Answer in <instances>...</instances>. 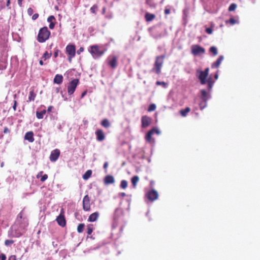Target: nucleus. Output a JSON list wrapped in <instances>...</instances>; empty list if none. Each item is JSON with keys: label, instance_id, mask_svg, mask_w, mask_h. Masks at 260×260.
I'll list each match as a JSON object with an SVG mask.
<instances>
[{"label": "nucleus", "instance_id": "1", "mask_svg": "<svg viewBox=\"0 0 260 260\" xmlns=\"http://www.w3.org/2000/svg\"><path fill=\"white\" fill-rule=\"evenodd\" d=\"M209 69L206 68L204 71H198L200 74L199 75V79L200 80L202 84H208V89L210 91L213 85L214 82L212 81V78L209 77L207 80V78L209 74Z\"/></svg>", "mask_w": 260, "mask_h": 260}, {"label": "nucleus", "instance_id": "2", "mask_svg": "<svg viewBox=\"0 0 260 260\" xmlns=\"http://www.w3.org/2000/svg\"><path fill=\"white\" fill-rule=\"evenodd\" d=\"M88 51L94 58H99L103 55L106 50L98 45L90 46L88 48Z\"/></svg>", "mask_w": 260, "mask_h": 260}, {"label": "nucleus", "instance_id": "3", "mask_svg": "<svg viewBox=\"0 0 260 260\" xmlns=\"http://www.w3.org/2000/svg\"><path fill=\"white\" fill-rule=\"evenodd\" d=\"M50 35V32L47 27H44L39 30L38 36V41L40 43H43L47 40Z\"/></svg>", "mask_w": 260, "mask_h": 260}, {"label": "nucleus", "instance_id": "4", "mask_svg": "<svg viewBox=\"0 0 260 260\" xmlns=\"http://www.w3.org/2000/svg\"><path fill=\"white\" fill-rule=\"evenodd\" d=\"M199 98L202 100V102L199 104L200 107L202 110L206 107L207 101L209 98V95L205 89H202L201 90Z\"/></svg>", "mask_w": 260, "mask_h": 260}, {"label": "nucleus", "instance_id": "5", "mask_svg": "<svg viewBox=\"0 0 260 260\" xmlns=\"http://www.w3.org/2000/svg\"><path fill=\"white\" fill-rule=\"evenodd\" d=\"M79 80L75 79L72 80L68 84V92L69 95H72L74 92L77 85L78 84Z\"/></svg>", "mask_w": 260, "mask_h": 260}, {"label": "nucleus", "instance_id": "6", "mask_svg": "<svg viewBox=\"0 0 260 260\" xmlns=\"http://www.w3.org/2000/svg\"><path fill=\"white\" fill-rule=\"evenodd\" d=\"M163 63V57H157L156 58L155 66L153 70L155 72L159 74L160 73L161 68L162 67Z\"/></svg>", "mask_w": 260, "mask_h": 260}, {"label": "nucleus", "instance_id": "7", "mask_svg": "<svg viewBox=\"0 0 260 260\" xmlns=\"http://www.w3.org/2000/svg\"><path fill=\"white\" fill-rule=\"evenodd\" d=\"M146 196L149 200L153 201L158 198V194L156 190H152L147 193Z\"/></svg>", "mask_w": 260, "mask_h": 260}, {"label": "nucleus", "instance_id": "8", "mask_svg": "<svg viewBox=\"0 0 260 260\" xmlns=\"http://www.w3.org/2000/svg\"><path fill=\"white\" fill-rule=\"evenodd\" d=\"M83 207L85 211H89L90 208V198L86 195L83 200Z\"/></svg>", "mask_w": 260, "mask_h": 260}, {"label": "nucleus", "instance_id": "9", "mask_svg": "<svg viewBox=\"0 0 260 260\" xmlns=\"http://www.w3.org/2000/svg\"><path fill=\"white\" fill-rule=\"evenodd\" d=\"M66 52L69 56L74 57L75 55L76 48L73 45H68L66 47Z\"/></svg>", "mask_w": 260, "mask_h": 260}, {"label": "nucleus", "instance_id": "10", "mask_svg": "<svg viewBox=\"0 0 260 260\" xmlns=\"http://www.w3.org/2000/svg\"><path fill=\"white\" fill-rule=\"evenodd\" d=\"M142 126L143 127H146L150 125L152 119L147 116H144L142 117Z\"/></svg>", "mask_w": 260, "mask_h": 260}, {"label": "nucleus", "instance_id": "11", "mask_svg": "<svg viewBox=\"0 0 260 260\" xmlns=\"http://www.w3.org/2000/svg\"><path fill=\"white\" fill-rule=\"evenodd\" d=\"M60 155V151L57 149H54L51 151V154L50 155V160L51 161H55L59 157Z\"/></svg>", "mask_w": 260, "mask_h": 260}, {"label": "nucleus", "instance_id": "12", "mask_svg": "<svg viewBox=\"0 0 260 260\" xmlns=\"http://www.w3.org/2000/svg\"><path fill=\"white\" fill-rule=\"evenodd\" d=\"M108 63L112 68H115L117 64V58L115 56H110L108 58Z\"/></svg>", "mask_w": 260, "mask_h": 260}, {"label": "nucleus", "instance_id": "13", "mask_svg": "<svg viewBox=\"0 0 260 260\" xmlns=\"http://www.w3.org/2000/svg\"><path fill=\"white\" fill-rule=\"evenodd\" d=\"M24 139L29 142H33L34 141V133L32 132H27L24 136Z\"/></svg>", "mask_w": 260, "mask_h": 260}, {"label": "nucleus", "instance_id": "14", "mask_svg": "<svg viewBox=\"0 0 260 260\" xmlns=\"http://www.w3.org/2000/svg\"><path fill=\"white\" fill-rule=\"evenodd\" d=\"M97 137V140L99 141H102L105 139V135L101 129H99L95 132Z\"/></svg>", "mask_w": 260, "mask_h": 260}, {"label": "nucleus", "instance_id": "15", "mask_svg": "<svg viewBox=\"0 0 260 260\" xmlns=\"http://www.w3.org/2000/svg\"><path fill=\"white\" fill-rule=\"evenodd\" d=\"M115 180L112 176H107L104 179V183L105 184H112L114 182Z\"/></svg>", "mask_w": 260, "mask_h": 260}, {"label": "nucleus", "instance_id": "16", "mask_svg": "<svg viewBox=\"0 0 260 260\" xmlns=\"http://www.w3.org/2000/svg\"><path fill=\"white\" fill-rule=\"evenodd\" d=\"M223 56H219V57L216 60V61H215L212 64V68H218L219 67V66H220L221 61L223 60Z\"/></svg>", "mask_w": 260, "mask_h": 260}, {"label": "nucleus", "instance_id": "17", "mask_svg": "<svg viewBox=\"0 0 260 260\" xmlns=\"http://www.w3.org/2000/svg\"><path fill=\"white\" fill-rule=\"evenodd\" d=\"M99 216V213L98 212H94L91 214L88 218V221L90 222H93L97 220Z\"/></svg>", "mask_w": 260, "mask_h": 260}, {"label": "nucleus", "instance_id": "18", "mask_svg": "<svg viewBox=\"0 0 260 260\" xmlns=\"http://www.w3.org/2000/svg\"><path fill=\"white\" fill-rule=\"evenodd\" d=\"M153 135L152 131H149L146 136V140L150 143H154V140L152 138V135Z\"/></svg>", "mask_w": 260, "mask_h": 260}, {"label": "nucleus", "instance_id": "19", "mask_svg": "<svg viewBox=\"0 0 260 260\" xmlns=\"http://www.w3.org/2000/svg\"><path fill=\"white\" fill-rule=\"evenodd\" d=\"M63 77L61 75L57 74L54 79V82L57 84H60L62 83Z\"/></svg>", "mask_w": 260, "mask_h": 260}, {"label": "nucleus", "instance_id": "20", "mask_svg": "<svg viewBox=\"0 0 260 260\" xmlns=\"http://www.w3.org/2000/svg\"><path fill=\"white\" fill-rule=\"evenodd\" d=\"M56 220L58 224L60 225V226H64L66 225V221L63 216H62L61 215L59 216L57 218Z\"/></svg>", "mask_w": 260, "mask_h": 260}, {"label": "nucleus", "instance_id": "21", "mask_svg": "<svg viewBox=\"0 0 260 260\" xmlns=\"http://www.w3.org/2000/svg\"><path fill=\"white\" fill-rule=\"evenodd\" d=\"M54 19H55V18L53 16H50L47 19L48 22L50 23L49 28L50 29H53L55 25H54V23H53V20Z\"/></svg>", "mask_w": 260, "mask_h": 260}, {"label": "nucleus", "instance_id": "22", "mask_svg": "<svg viewBox=\"0 0 260 260\" xmlns=\"http://www.w3.org/2000/svg\"><path fill=\"white\" fill-rule=\"evenodd\" d=\"M46 111L43 110L40 112H37L36 115L38 119H42L44 117V115L46 114Z\"/></svg>", "mask_w": 260, "mask_h": 260}, {"label": "nucleus", "instance_id": "23", "mask_svg": "<svg viewBox=\"0 0 260 260\" xmlns=\"http://www.w3.org/2000/svg\"><path fill=\"white\" fill-rule=\"evenodd\" d=\"M139 180V178L138 176H135L133 177H132L131 181L134 187H136V186H137V183L138 182Z\"/></svg>", "mask_w": 260, "mask_h": 260}, {"label": "nucleus", "instance_id": "24", "mask_svg": "<svg viewBox=\"0 0 260 260\" xmlns=\"http://www.w3.org/2000/svg\"><path fill=\"white\" fill-rule=\"evenodd\" d=\"M205 53V49L203 47L196 45V54H203Z\"/></svg>", "mask_w": 260, "mask_h": 260}, {"label": "nucleus", "instance_id": "25", "mask_svg": "<svg viewBox=\"0 0 260 260\" xmlns=\"http://www.w3.org/2000/svg\"><path fill=\"white\" fill-rule=\"evenodd\" d=\"M92 174V171L90 170H87L83 175V178L84 180H87L89 178Z\"/></svg>", "mask_w": 260, "mask_h": 260}, {"label": "nucleus", "instance_id": "26", "mask_svg": "<svg viewBox=\"0 0 260 260\" xmlns=\"http://www.w3.org/2000/svg\"><path fill=\"white\" fill-rule=\"evenodd\" d=\"M155 18V15L152 14L146 13L145 15V18L147 21H152Z\"/></svg>", "mask_w": 260, "mask_h": 260}, {"label": "nucleus", "instance_id": "27", "mask_svg": "<svg viewBox=\"0 0 260 260\" xmlns=\"http://www.w3.org/2000/svg\"><path fill=\"white\" fill-rule=\"evenodd\" d=\"M190 111V108L188 107L186 108L185 109H183L180 110V113L181 115L185 117L186 116L187 114Z\"/></svg>", "mask_w": 260, "mask_h": 260}, {"label": "nucleus", "instance_id": "28", "mask_svg": "<svg viewBox=\"0 0 260 260\" xmlns=\"http://www.w3.org/2000/svg\"><path fill=\"white\" fill-rule=\"evenodd\" d=\"M210 52L214 56L217 55L218 54L217 48L215 46H212L210 47Z\"/></svg>", "mask_w": 260, "mask_h": 260}, {"label": "nucleus", "instance_id": "29", "mask_svg": "<svg viewBox=\"0 0 260 260\" xmlns=\"http://www.w3.org/2000/svg\"><path fill=\"white\" fill-rule=\"evenodd\" d=\"M36 94L34 92V91H31L29 92V95L28 97L29 101H34L35 99Z\"/></svg>", "mask_w": 260, "mask_h": 260}, {"label": "nucleus", "instance_id": "30", "mask_svg": "<svg viewBox=\"0 0 260 260\" xmlns=\"http://www.w3.org/2000/svg\"><path fill=\"white\" fill-rule=\"evenodd\" d=\"M127 182L125 180H122L120 183V187L123 189H125L127 187Z\"/></svg>", "mask_w": 260, "mask_h": 260}, {"label": "nucleus", "instance_id": "31", "mask_svg": "<svg viewBox=\"0 0 260 260\" xmlns=\"http://www.w3.org/2000/svg\"><path fill=\"white\" fill-rule=\"evenodd\" d=\"M102 125L105 127H108L110 126V123L107 119H104L102 122Z\"/></svg>", "mask_w": 260, "mask_h": 260}, {"label": "nucleus", "instance_id": "32", "mask_svg": "<svg viewBox=\"0 0 260 260\" xmlns=\"http://www.w3.org/2000/svg\"><path fill=\"white\" fill-rule=\"evenodd\" d=\"M237 8V5L235 3H233L231 4L230 7H229V11H234Z\"/></svg>", "mask_w": 260, "mask_h": 260}, {"label": "nucleus", "instance_id": "33", "mask_svg": "<svg viewBox=\"0 0 260 260\" xmlns=\"http://www.w3.org/2000/svg\"><path fill=\"white\" fill-rule=\"evenodd\" d=\"M84 224H79L78 226V228H77V231L79 232V233H81L83 232V229H84Z\"/></svg>", "mask_w": 260, "mask_h": 260}, {"label": "nucleus", "instance_id": "34", "mask_svg": "<svg viewBox=\"0 0 260 260\" xmlns=\"http://www.w3.org/2000/svg\"><path fill=\"white\" fill-rule=\"evenodd\" d=\"M226 24L230 23L232 25H234L236 23V20L233 18H231L229 20L225 21Z\"/></svg>", "mask_w": 260, "mask_h": 260}, {"label": "nucleus", "instance_id": "35", "mask_svg": "<svg viewBox=\"0 0 260 260\" xmlns=\"http://www.w3.org/2000/svg\"><path fill=\"white\" fill-rule=\"evenodd\" d=\"M150 131L153 132V134L156 133L157 135H159L160 134V130L157 127H153Z\"/></svg>", "mask_w": 260, "mask_h": 260}, {"label": "nucleus", "instance_id": "36", "mask_svg": "<svg viewBox=\"0 0 260 260\" xmlns=\"http://www.w3.org/2000/svg\"><path fill=\"white\" fill-rule=\"evenodd\" d=\"M156 109V105L154 104H151L148 108V111L151 112L155 110Z\"/></svg>", "mask_w": 260, "mask_h": 260}, {"label": "nucleus", "instance_id": "37", "mask_svg": "<svg viewBox=\"0 0 260 260\" xmlns=\"http://www.w3.org/2000/svg\"><path fill=\"white\" fill-rule=\"evenodd\" d=\"M157 85H162L164 87H167V83L164 82L157 81L156 83Z\"/></svg>", "mask_w": 260, "mask_h": 260}, {"label": "nucleus", "instance_id": "38", "mask_svg": "<svg viewBox=\"0 0 260 260\" xmlns=\"http://www.w3.org/2000/svg\"><path fill=\"white\" fill-rule=\"evenodd\" d=\"M93 231V229L91 225H89L87 227V234L90 235Z\"/></svg>", "mask_w": 260, "mask_h": 260}, {"label": "nucleus", "instance_id": "39", "mask_svg": "<svg viewBox=\"0 0 260 260\" xmlns=\"http://www.w3.org/2000/svg\"><path fill=\"white\" fill-rule=\"evenodd\" d=\"M13 243V241L12 240H7L5 242V244L6 246H9Z\"/></svg>", "mask_w": 260, "mask_h": 260}, {"label": "nucleus", "instance_id": "40", "mask_svg": "<svg viewBox=\"0 0 260 260\" xmlns=\"http://www.w3.org/2000/svg\"><path fill=\"white\" fill-rule=\"evenodd\" d=\"M50 57V55L47 52H46L43 54V58H44V60H46L47 58H49Z\"/></svg>", "mask_w": 260, "mask_h": 260}, {"label": "nucleus", "instance_id": "41", "mask_svg": "<svg viewBox=\"0 0 260 260\" xmlns=\"http://www.w3.org/2000/svg\"><path fill=\"white\" fill-rule=\"evenodd\" d=\"M48 178V175L46 174H45L41 176V181L42 182L45 181Z\"/></svg>", "mask_w": 260, "mask_h": 260}, {"label": "nucleus", "instance_id": "42", "mask_svg": "<svg viewBox=\"0 0 260 260\" xmlns=\"http://www.w3.org/2000/svg\"><path fill=\"white\" fill-rule=\"evenodd\" d=\"M97 8L98 6L96 5H94L90 8V11H91L92 13H94L95 11Z\"/></svg>", "mask_w": 260, "mask_h": 260}, {"label": "nucleus", "instance_id": "43", "mask_svg": "<svg viewBox=\"0 0 260 260\" xmlns=\"http://www.w3.org/2000/svg\"><path fill=\"white\" fill-rule=\"evenodd\" d=\"M0 259L1 260H6V256L5 254L4 253L0 254Z\"/></svg>", "mask_w": 260, "mask_h": 260}, {"label": "nucleus", "instance_id": "44", "mask_svg": "<svg viewBox=\"0 0 260 260\" xmlns=\"http://www.w3.org/2000/svg\"><path fill=\"white\" fill-rule=\"evenodd\" d=\"M8 260H16V257L14 255H11L9 256Z\"/></svg>", "mask_w": 260, "mask_h": 260}, {"label": "nucleus", "instance_id": "45", "mask_svg": "<svg viewBox=\"0 0 260 260\" xmlns=\"http://www.w3.org/2000/svg\"><path fill=\"white\" fill-rule=\"evenodd\" d=\"M206 31L208 34H211L212 32V29L211 28H207Z\"/></svg>", "mask_w": 260, "mask_h": 260}, {"label": "nucleus", "instance_id": "46", "mask_svg": "<svg viewBox=\"0 0 260 260\" xmlns=\"http://www.w3.org/2000/svg\"><path fill=\"white\" fill-rule=\"evenodd\" d=\"M27 13L30 15H32V14L33 13V10L30 8H28L27 10Z\"/></svg>", "mask_w": 260, "mask_h": 260}, {"label": "nucleus", "instance_id": "47", "mask_svg": "<svg viewBox=\"0 0 260 260\" xmlns=\"http://www.w3.org/2000/svg\"><path fill=\"white\" fill-rule=\"evenodd\" d=\"M84 51V48L83 47H80L79 49L77 51L78 54H80L81 52H83Z\"/></svg>", "mask_w": 260, "mask_h": 260}, {"label": "nucleus", "instance_id": "48", "mask_svg": "<svg viewBox=\"0 0 260 260\" xmlns=\"http://www.w3.org/2000/svg\"><path fill=\"white\" fill-rule=\"evenodd\" d=\"M16 107H17V102L16 101H14V105L13 106V109L14 111L16 110Z\"/></svg>", "mask_w": 260, "mask_h": 260}, {"label": "nucleus", "instance_id": "49", "mask_svg": "<svg viewBox=\"0 0 260 260\" xmlns=\"http://www.w3.org/2000/svg\"><path fill=\"white\" fill-rule=\"evenodd\" d=\"M38 14H35L32 16V19L33 20H36L38 17Z\"/></svg>", "mask_w": 260, "mask_h": 260}, {"label": "nucleus", "instance_id": "50", "mask_svg": "<svg viewBox=\"0 0 260 260\" xmlns=\"http://www.w3.org/2000/svg\"><path fill=\"white\" fill-rule=\"evenodd\" d=\"M170 11L169 9H165V13L166 14V15H168L169 14H170Z\"/></svg>", "mask_w": 260, "mask_h": 260}, {"label": "nucleus", "instance_id": "51", "mask_svg": "<svg viewBox=\"0 0 260 260\" xmlns=\"http://www.w3.org/2000/svg\"><path fill=\"white\" fill-rule=\"evenodd\" d=\"M10 0H8L7 2V7H8L9 8V9H10Z\"/></svg>", "mask_w": 260, "mask_h": 260}, {"label": "nucleus", "instance_id": "52", "mask_svg": "<svg viewBox=\"0 0 260 260\" xmlns=\"http://www.w3.org/2000/svg\"><path fill=\"white\" fill-rule=\"evenodd\" d=\"M22 1H23V0H18V4L19 5V6H20V7L22 6Z\"/></svg>", "mask_w": 260, "mask_h": 260}, {"label": "nucleus", "instance_id": "53", "mask_svg": "<svg viewBox=\"0 0 260 260\" xmlns=\"http://www.w3.org/2000/svg\"><path fill=\"white\" fill-rule=\"evenodd\" d=\"M43 173V172H40L37 175V177L39 178V177L42 176V174Z\"/></svg>", "mask_w": 260, "mask_h": 260}, {"label": "nucleus", "instance_id": "54", "mask_svg": "<svg viewBox=\"0 0 260 260\" xmlns=\"http://www.w3.org/2000/svg\"><path fill=\"white\" fill-rule=\"evenodd\" d=\"M108 162H105V163L104 164V169H106V168H107V167H108Z\"/></svg>", "mask_w": 260, "mask_h": 260}, {"label": "nucleus", "instance_id": "55", "mask_svg": "<svg viewBox=\"0 0 260 260\" xmlns=\"http://www.w3.org/2000/svg\"><path fill=\"white\" fill-rule=\"evenodd\" d=\"M52 106H49L48 108V112H51V110H52Z\"/></svg>", "mask_w": 260, "mask_h": 260}, {"label": "nucleus", "instance_id": "56", "mask_svg": "<svg viewBox=\"0 0 260 260\" xmlns=\"http://www.w3.org/2000/svg\"><path fill=\"white\" fill-rule=\"evenodd\" d=\"M218 73H216L214 75V78L216 79H218Z\"/></svg>", "mask_w": 260, "mask_h": 260}, {"label": "nucleus", "instance_id": "57", "mask_svg": "<svg viewBox=\"0 0 260 260\" xmlns=\"http://www.w3.org/2000/svg\"><path fill=\"white\" fill-rule=\"evenodd\" d=\"M192 53L193 54H195V49L193 48V47L192 48Z\"/></svg>", "mask_w": 260, "mask_h": 260}, {"label": "nucleus", "instance_id": "58", "mask_svg": "<svg viewBox=\"0 0 260 260\" xmlns=\"http://www.w3.org/2000/svg\"><path fill=\"white\" fill-rule=\"evenodd\" d=\"M86 91L84 92L82 94V95H81V97H82V98H83V97L84 96V95L86 94Z\"/></svg>", "mask_w": 260, "mask_h": 260}, {"label": "nucleus", "instance_id": "59", "mask_svg": "<svg viewBox=\"0 0 260 260\" xmlns=\"http://www.w3.org/2000/svg\"><path fill=\"white\" fill-rule=\"evenodd\" d=\"M73 57H71V56H69V60L70 62H71L72 61V59Z\"/></svg>", "mask_w": 260, "mask_h": 260}, {"label": "nucleus", "instance_id": "60", "mask_svg": "<svg viewBox=\"0 0 260 260\" xmlns=\"http://www.w3.org/2000/svg\"><path fill=\"white\" fill-rule=\"evenodd\" d=\"M39 63L41 66L43 65V62L42 60H40Z\"/></svg>", "mask_w": 260, "mask_h": 260}, {"label": "nucleus", "instance_id": "61", "mask_svg": "<svg viewBox=\"0 0 260 260\" xmlns=\"http://www.w3.org/2000/svg\"><path fill=\"white\" fill-rule=\"evenodd\" d=\"M120 195H121L122 197H124V196H125V195H126V194H125V193L122 192V193H120Z\"/></svg>", "mask_w": 260, "mask_h": 260}, {"label": "nucleus", "instance_id": "62", "mask_svg": "<svg viewBox=\"0 0 260 260\" xmlns=\"http://www.w3.org/2000/svg\"><path fill=\"white\" fill-rule=\"evenodd\" d=\"M57 55H58L57 52H55V54H54L55 57H56Z\"/></svg>", "mask_w": 260, "mask_h": 260}, {"label": "nucleus", "instance_id": "63", "mask_svg": "<svg viewBox=\"0 0 260 260\" xmlns=\"http://www.w3.org/2000/svg\"><path fill=\"white\" fill-rule=\"evenodd\" d=\"M4 162H2V163L1 164V167H3L4 166Z\"/></svg>", "mask_w": 260, "mask_h": 260}, {"label": "nucleus", "instance_id": "64", "mask_svg": "<svg viewBox=\"0 0 260 260\" xmlns=\"http://www.w3.org/2000/svg\"><path fill=\"white\" fill-rule=\"evenodd\" d=\"M59 88H57V92H59Z\"/></svg>", "mask_w": 260, "mask_h": 260}]
</instances>
